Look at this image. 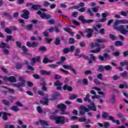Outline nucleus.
I'll use <instances>...</instances> for the list:
<instances>
[{
    "instance_id": "31",
    "label": "nucleus",
    "mask_w": 128,
    "mask_h": 128,
    "mask_svg": "<svg viewBox=\"0 0 128 128\" xmlns=\"http://www.w3.org/2000/svg\"><path fill=\"white\" fill-rule=\"evenodd\" d=\"M54 86H62V84L60 80H58L54 83Z\"/></svg>"
},
{
    "instance_id": "2",
    "label": "nucleus",
    "mask_w": 128,
    "mask_h": 128,
    "mask_svg": "<svg viewBox=\"0 0 128 128\" xmlns=\"http://www.w3.org/2000/svg\"><path fill=\"white\" fill-rule=\"evenodd\" d=\"M83 100L84 102H90L91 104V106H87V108H89L91 110H93L94 112H96V105H94V102H92V100L90 99V97H86L85 98H84Z\"/></svg>"
},
{
    "instance_id": "60",
    "label": "nucleus",
    "mask_w": 128,
    "mask_h": 128,
    "mask_svg": "<svg viewBox=\"0 0 128 128\" xmlns=\"http://www.w3.org/2000/svg\"><path fill=\"white\" fill-rule=\"evenodd\" d=\"M32 76H34V78L36 80H38L40 78V76H38V74H34L32 75Z\"/></svg>"
},
{
    "instance_id": "27",
    "label": "nucleus",
    "mask_w": 128,
    "mask_h": 128,
    "mask_svg": "<svg viewBox=\"0 0 128 128\" xmlns=\"http://www.w3.org/2000/svg\"><path fill=\"white\" fill-rule=\"evenodd\" d=\"M34 28V26L32 24H28L26 26V30H32Z\"/></svg>"
},
{
    "instance_id": "63",
    "label": "nucleus",
    "mask_w": 128,
    "mask_h": 128,
    "mask_svg": "<svg viewBox=\"0 0 128 128\" xmlns=\"http://www.w3.org/2000/svg\"><path fill=\"white\" fill-rule=\"evenodd\" d=\"M78 6H79V8H84V2H81L78 4Z\"/></svg>"
},
{
    "instance_id": "64",
    "label": "nucleus",
    "mask_w": 128,
    "mask_h": 128,
    "mask_svg": "<svg viewBox=\"0 0 128 128\" xmlns=\"http://www.w3.org/2000/svg\"><path fill=\"white\" fill-rule=\"evenodd\" d=\"M94 84H102V82H100V80H98V79H94Z\"/></svg>"
},
{
    "instance_id": "23",
    "label": "nucleus",
    "mask_w": 128,
    "mask_h": 128,
    "mask_svg": "<svg viewBox=\"0 0 128 128\" xmlns=\"http://www.w3.org/2000/svg\"><path fill=\"white\" fill-rule=\"evenodd\" d=\"M100 52V48H98L97 50H90V52H92L93 54H98Z\"/></svg>"
},
{
    "instance_id": "10",
    "label": "nucleus",
    "mask_w": 128,
    "mask_h": 128,
    "mask_svg": "<svg viewBox=\"0 0 128 128\" xmlns=\"http://www.w3.org/2000/svg\"><path fill=\"white\" fill-rule=\"evenodd\" d=\"M86 32H88L86 36L90 38L92 36V32H94V30L92 28H88L86 30Z\"/></svg>"
},
{
    "instance_id": "16",
    "label": "nucleus",
    "mask_w": 128,
    "mask_h": 128,
    "mask_svg": "<svg viewBox=\"0 0 128 128\" xmlns=\"http://www.w3.org/2000/svg\"><path fill=\"white\" fill-rule=\"evenodd\" d=\"M63 90H68L69 92H72V86H68V85L66 84L64 86Z\"/></svg>"
},
{
    "instance_id": "37",
    "label": "nucleus",
    "mask_w": 128,
    "mask_h": 128,
    "mask_svg": "<svg viewBox=\"0 0 128 128\" xmlns=\"http://www.w3.org/2000/svg\"><path fill=\"white\" fill-rule=\"evenodd\" d=\"M62 66L64 68H65V70H70L72 68V66L70 65L63 64L62 65Z\"/></svg>"
},
{
    "instance_id": "57",
    "label": "nucleus",
    "mask_w": 128,
    "mask_h": 128,
    "mask_svg": "<svg viewBox=\"0 0 128 128\" xmlns=\"http://www.w3.org/2000/svg\"><path fill=\"white\" fill-rule=\"evenodd\" d=\"M87 12L88 14H90V16H94V13L92 12V10H90V9L88 8L87 10Z\"/></svg>"
},
{
    "instance_id": "40",
    "label": "nucleus",
    "mask_w": 128,
    "mask_h": 128,
    "mask_svg": "<svg viewBox=\"0 0 128 128\" xmlns=\"http://www.w3.org/2000/svg\"><path fill=\"white\" fill-rule=\"evenodd\" d=\"M0 48H6V44L2 42L0 44Z\"/></svg>"
},
{
    "instance_id": "7",
    "label": "nucleus",
    "mask_w": 128,
    "mask_h": 128,
    "mask_svg": "<svg viewBox=\"0 0 128 128\" xmlns=\"http://www.w3.org/2000/svg\"><path fill=\"white\" fill-rule=\"evenodd\" d=\"M26 46H27L28 48H38V42H32L31 43L30 42L28 41L26 43Z\"/></svg>"
},
{
    "instance_id": "22",
    "label": "nucleus",
    "mask_w": 128,
    "mask_h": 128,
    "mask_svg": "<svg viewBox=\"0 0 128 128\" xmlns=\"http://www.w3.org/2000/svg\"><path fill=\"white\" fill-rule=\"evenodd\" d=\"M108 116H110V114H108V112H102V118H108Z\"/></svg>"
},
{
    "instance_id": "62",
    "label": "nucleus",
    "mask_w": 128,
    "mask_h": 128,
    "mask_svg": "<svg viewBox=\"0 0 128 128\" xmlns=\"http://www.w3.org/2000/svg\"><path fill=\"white\" fill-rule=\"evenodd\" d=\"M120 52H116L113 53V56H120Z\"/></svg>"
},
{
    "instance_id": "48",
    "label": "nucleus",
    "mask_w": 128,
    "mask_h": 128,
    "mask_svg": "<svg viewBox=\"0 0 128 128\" xmlns=\"http://www.w3.org/2000/svg\"><path fill=\"white\" fill-rule=\"evenodd\" d=\"M110 126V122H104V128H108V127Z\"/></svg>"
},
{
    "instance_id": "1",
    "label": "nucleus",
    "mask_w": 128,
    "mask_h": 128,
    "mask_svg": "<svg viewBox=\"0 0 128 128\" xmlns=\"http://www.w3.org/2000/svg\"><path fill=\"white\" fill-rule=\"evenodd\" d=\"M18 80L20 82L18 84H12V86H15L16 88H18L20 92H22V86H26V80H24V77H20L18 78Z\"/></svg>"
},
{
    "instance_id": "49",
    "label": "nucleus",
    "mask_w": 128,
    "mask_h": 128,
    "mask_svg": "<svg viewBox=\"0 0 128 128\" xmlns=\"http://www.w3.org/2000/svg\"><path fill=\"white\" fill-rule=\"evenodd\" d=\"M98 60H101V62H104V60H106L104 57V56H102V55H99L98 56Z\"/></svg>"
},
{
    "instance_id": "34",
    "label": "nucleus",
    "mask_w": 128,
    "mask_h": 128,
    "mask_svg": "<svg viewBox=\"0 0 128 128\" xmlns=\"http://www.w3.org/2000/svg\"><path fill=\"white\" fill-rule=\"evenodd\" d=\"M122 44H123L122 42L120 41H116L114 42V45L116 46H122Z\"/></svg>"
},
{
    "instance_id": "24",
    "label": "nucleus",
    "mask_w": 128,
    "mask_h": 128,
    "mask_svg": "<svg viewBox=\"0 0 128 128\" xmlns=\"http://www.w3.org/2000/svg\"><path fill=\"white\" fill-rule=\"evenodd\" d=\"M52 60L48 59V58H44L42 62L44 64H48V62H52Z\"/></svg>"
},
{
    "instance_id": "61",
    "label": "nucleus",
    "mask_w": 128,
    "mask_h": 128,
    "mask_svg": "<svg viewBox=\"0 0 128 128\" xmlns=\"http://www.w3.org/2000/svg\"><path fill=\"white\" fill-rule=\"evenodd\" d=\"M48 24H54V19H50V20H48Z\"/></svg>"
},
{
    "instance_id": "26",
    "label": "nucleus",
    "mask_w": 128,
    "mask_h": 128,
    "mask_svg": "<svg viewBox=\"0 0 128 128\" xmlns=\"http://www.w3.org/2000/svg\"><path fill=\"white\" fill-rule=\"evenodd\" d=\"M98 72H104V66L100 65L98 66Z\"/></svg>"
},
{
    "instance_id": "11",
    "label": "nucleus",
    "mask_w": 128,
    "mask_h": 128,
    "mask_svg": "<svg viewBox=\"0 0 128 128\" xmlns=\"http://www.w3.org/2000/svg\"><path fill=\"white\" fill-rule=\"evenodd\" d=\"M39 122L41 126H42L43 128H44L45 126H48V121L42 120H40Z\"/></svg>"
},
{
    "instance_id": "32",
    "label": "nucleus",
    "mask_w": 128,
    "mask_h": 128,
    "mask_svg": "<svg viewBox=\"0 0 128 128\" xmlns=\"http://www.w3.org/2000/svg\"><path fill=\"white\" fill-rule=\"evenodd\" d=\"M103 56L104 58H105V60H110V54L108 53H104L103 54Z\"/></svg>"
},
{
    "instance_id": "19",
    "label": "nucleus",
    "mask_w": 128,
    "mask_h": 128,
    "mask_svg": "<svg viewBox=\"0 0 128 128\" xmlns=\"http://www.w3.org/2000/svg\"><path fill=\"white\" fill-rule=\"evenodd\" d=\"M8 82H16V79L15 76H10L9 77Z\"/></svg>"
},
{
    "instance_id": "5",
    "label": "nucleus",
    "mask_w": 128,
    "mask_h": 128,
    "mask_svg": "<svg viewBox=\"0 0 128 128\" xmlns=\"http://www.w3.org/2000/svg\"><path fill=\"white\" fill-rule=\"evenodd\" d=\"M56 124H64V116H56V120L54 122Z\"/></svg>"
},
{
    "instance_id": "6",
    "label": "nucleus",
    "mask_w": 128,
    "mask_h": 128,
    "mask_svg": "<svg viewBox=\"0 0 128 128\" xmlns=\"http://www.w3.org/2000/svg\"><path fill=\"white\" fill-rule=\"evenodd\" d=\"M2 120H8V116H12V114L6 112H0V116H2Z\"/></svg>"
},
{
    "instance_id": "54",
    "label": "nucleus",
    "mask_w": 128,
    "mask_h": 128,
    "mask_svg": "<svg viewBox=\"0 0 128 128\" xmlns=\"http://www.w3.org/2000/svg\"><path fill=\"white\" fill-rule=\"evenodd\" d=\"M90 58L92 60H94V62H96V57L94 56V54H90Z\"/></svg>"
},
{
    "instance_id": "36",
    "label": "nucleus",
    "mask_w": 128,
    "mask_h": 128,
    "mask_svg": "<svg viewBox=\"0 0 128 128\" xmlns=\"http://www.w3.org/2000/svg\"><path fill=\"white\" fill-rule=\"evenodd\" d=\"M112 67L110 65L104 66V70H112Z\"/></svg>"
},
{
    "instance_id": "18",
    "label": "nucleus",
    "mask_w": 128,
    "mask_h": 128,
    "mask_svg": "<svg viewBox=\"0 0 128 128\" xmlns=\"http://www.w3.org/2000/svg\"><path fill=\"white\" fill-rule=\"evenodd\" d=\"M2 104H4V106H10V102L6 100H2Z\"/></svg>"
},
{
    "instance_id": "33",
    "label": "nucleus",
    "mask_w": 128,
    "mask_h": 128,
    "mask_svg": "<svg viewBox=\"0 0 128 128\" xmlns=\"http://www.w3.org/2000/svg\"><path fill=\"white\" fill-rule=\"evenodd\" d=\"M110 16V14L108 12H105L101 14V16Z\"/></svg>"
},
{
    "instance_id": "12",
    "label": "nucleus",
    "mask_w": 128,
    "mask_h": 128,
    "mask_svg": "<svg viewBox=\"0 0 128 128\" xmlns=\"http://www.w3.org/2000/svg\"><path fill=\"white\" fill-rule=\"evenodd\" d=\"M36 14L40 16H50V14H46V12H42V10H38Z\"/></svg>"
},
{
    "instance_id": "17",
    "label": "nucleus",
    "mask_w": 128,
    "mask_h": 128,
    "mask_svg": "<svg viewBox=\"0 0 128 128\" xmlns=\"http://www.w3.org/2000/svg\"><path fill=\"white\" fill-rule=\"evenodd\" d=\"M22 12L24 14L21 15V16H30V11L28 10H24Z\"/></svg>"
},
{
    "instance_id": "47",
    "label": "nucleus",
    "mask_w": 128,
    "mask_h": 128,
    "mask_svg": "<svg viewBox=\"0 0 128 128\" xmlns=\"http://www.w3.org/2000/svg\"><path fill=\"white\" fill-rule=\"evenodd\" d=\"M106 20V18L104 16L102 19L98 20V22H104Z\"/></svg>"
},
{
    "instance_id": "13",
    "label": "nucleus",
    "mask_w": 128,
    "mask_h": 128,
    "mask_svg": "<svg viewBox=\"0 0 128 128\" xmlns=\"http://www.w3.org/2000/svg\"><path fill=\"white\" fill-rule=\"evenodd\" d=\"M44 101L40 100V104L44 106H48V98H44Z\"/></svg>"
},
{
    "instance_id": "51",
    "label": "nucleus",
    "mask_w": 128,
    "mask_h": 128,
    "mask_svg": "<svg viewBox=\"0 0 128 128\" xmlns=\"http://www.w3.org/2000/svg\"><path fill=\"white\" fill-rule=\"evenodd\" d=\"M0 68L1 70H2V72H5L6 74H8V70H6V68H4V67L1 66L0 67Z\"/></svg>"
},
{
    "instance_id": "14",
    "label": "nucleus",
    "mask_w": 128,
    "mask_h": 128,
    "mask_svg": "<svg viewBox=\"0 0 128 128\" xmlns=\"http://www.w3.org/2000/svg\"><path fill=\"white\" fill-rule=\"evenodd\" d=\"M40 74H46V76H50L52 74V71H46L44 70H40Z\"/></svg>"
},
{
    "instance_id": "45",
    "label": "nucleus",
    "mask_w": 128,
    "mask_h": 128,
    "mask_svg": "<svg viewBox=\"0 0 128 128\" xmlns=\"http://www.w3.org/2000/svg\"><path fill=\"white\" fill-rule=\"evenodd\" d=\"M76 98H78V95H76V94H72L70 96V100H76Z\"/></svg>"
},
{
    "instance_id": "3",
    "label": "nucleus",
    "mask_w": 128,
    "mask_h": 128,
    "mask_svg": "<svg viewBox=\"0 0 128 128\" xmlns=\"http://www.w3.org/2000/svg\"><path fill=\"white\" fill-rule=\"evenodd\" d=\"M116 30L120 32L122 34H128V30L124 28V26L120 25L119 26H114Z\"/></svg>"
},
{
    "instance_id": "8",
    "label": "nucleus",
    "mask_w": 128,
    "mask_h": 128,
    "mask_svg": "<svg viewBox=\"0 0 128 128\" xmlns=\"http://www.w3.org/2000/svg\"><path fill=\"white\" fill-rule=\"evenodd\" d=\"M78 20H80V22H82V24H90L94 22V20H84V16H80L78 18Z\"/></svg>"
},
{
    "instance_id": "15",
    "label": "nucleus",
    "mask_w": 128,
    "mask_h": 128,
    "mask_svg": "<svg viewBox=\"0 0 128 128\" xmlns=\"http://www.w3.org/2000/svg\"><path fill=\"white\" fill-rule=\"evenodd\" d=\"M42 8V6L40 4L32 5V8L34 10H40Z\"/></svg>"
},
{
    "instance_id": "9",
    "label": "nucleus",
    "mask_w": 128,
    "mask_h": 128,
    "mask_svg": "<svg viewBox=\"0 0 128 128\" xmlns=\"http://www.w3.org/2000/svg\"><path fill=\"white\" fill-rule=\"evenodd\" d=\"M128 22L126 20H116L114 23V26H118L119 24H124Z\"/></svg>"
},
{
    "instance_id": "55",
    "label": "nucleus",
    "mask_w": 128,
    "mask_h": 128,
    "mask_svg": "<svg viewBox=\"0 0 128 128\" xmlns=\"http://www.w3.org/2000/svg\"><path fill=\"white\" fill-rule=\"evenodd\" d=\"M128 85L126 84H125L124 85V84H120L119 86V88H128Z\"/></svg>"
},
{
    "instance_id": "20",
    "label": "nucleus",
    "mask_w": 128,
    "mask_h": 128,
    "mask_svg": "<svg viewBox=\"0 0 128 128\" xmlns=\"http://www.w3.org/2000/svg\"><path fill=\"white\" fill-rule=\"evenodd\" d=\"M80 110H84V112H90V110L88 108H87L86 107L82 105L80 107Z\"/></svg>"
},
{
    "instance_id": "42",
    "label": "nucleus",
    "mask_w": 128,
    "mask_h": 128,
    "mask_svg": "<svg viewBox=\"0 0 128 128\" xmlns=\"http://www.w3.org/2000/svg\"><path fill=\"white\" fill-rule=\"evenodd\" d=\"M96 42H101V43L106 42V39H97Z\"/></svg>"
},
{
    "instance_id": "53",
    "label": "nucleus",
    "mask_w": 128,
    "mask_h": 128,
    "mask_svg": "<svg viewBox=\"0 0 128 128\" xmlns=\"http://www.w3.org/2000/svg\"><path fill=\"white\" fill-rule=\"evenodd\" d=\"M16 46L19 48H22V43L18 41H16Z\"/></svg>"
},
{
    "instance_id": "59",
    "label": "nucleus",
    "mask_w": 128,
    "mask_h": 128,
    "mask_svg": "<svg viewBox=\"0 0 128 128\" xmlns=\"http://www.w3.org/2000/svg\"><path fill=\"white\" fill-rule=\"evenodd\" d=\"M12 36L10 35L7 36L6 42H8V40H12Z\"/></svg>"
},
{
    "instance_id": "56",
    "label": "nucleus",
    "mask_w": 128,
    "mask_h": 128,
    "mask_svg": "<svg viewBox=\"0 0 128 128\" xmlns=\"http://www.w3.org/2000/svg\"><path fill=\"white\" fill-rule=\"evenodd\" d=\"M79 44L80 46H81V48H84V46H86V42H81L79 43Z\"/></svg>"
},
{
    "instance_id": "35",
    "label": "nucleus",
    "mask_w": 128,
    "mask_h": 128,
    "mask_svg": "<svg viewBox=\"0 0 128 128\" xmlns=\"http://www.w3.org/2000/svg\"><path fill=\"white\" fill-rule=\"evenodd\" d=\"M63 52L65 54H68L70 52V48H66L63 49Z\"/></svg>"
},
{
    "instance_id": "21",
    "label": "nucleus",
    "mask_w": 128,
    "mask_h": 128,
    "mask_svg": "<svg viewBox=\"0 0 128 128\" xmlns=\"http://www.w3.org/2000/svg\"><path fill=\"white\" fill-rule=\"evenodd\" d=\"M60 96V94L58 92H55L54 94L52 95V97L50 100H56V96Z\"/></svg>"
},
{
    "instance_id": "58",
    "label": "nucleus",
    "mask_w": 128,
    "mask_h": 128,
    "mask_svg": "<svg viewBox=\"0 0 128 128\" xmlns=\"http://www.w3.org/2000/svg\"><path fill=\"white\" fill-rule=\"evenodd\" d=\"M120 74H121L122 76V78H126V76H128V72L126 71H124Z\"/></svg>"
},
{
    "instance_id": "52",
    "label": "nucleus",
    "mask_w": 128,
    "mask_h": 128,
    "mask_svg": "<svg viewBox=\"0 0 128 128\" xmlns=\"http://www.w3.org/2000/svg\"><path fill=\"white\" fill-rule=\"evenodd\" d=\"M74 48H75L74 46V45L71 46L69 48V52H72L74 50Z\"/></svg>"
},
{
    "instance_id": "25",
    "label": "nucleus",
    "mask_w": 128,
    "mask_h": 128,
    "mask_svg": "<svg viewBox=\"0 0 128 128\" xmlns=\"http://www.w3.org/2000/svg\"><path fill=\"white\" fill-rule=\"evenodd\" d=\"M11 110H12L13 112H18L20 110H18V108L16 107V106H13L10 108Z\"/></svg>"
},
{
    "instance_id": "29",
    "label": "nucleus",
    "mask_w": 128,
    "mask_h": 128,
    "mask_svg": "<svg viewBox=\"0 0 128 128\" xmlns=\"http://www.w3.org/2000/svg\"><path fill=\"white\" fill-rule=\"evenodd\" d=\"M21 48L24 54H26V52H28V48H26V47L25 46H22Z\"/></svg>"
},
{
    "instance_id": "38",
    "label": "nucleus",
    "mask_w": 128,
    "mask_h": 128,
    "mask_svg": "<svg viewBox=\"0 0 128 128\" xmlns=\"http://www.w3.org/2000/svg\"><path fill=\"white\" fill-rule=\"evenodd\" d=\"M8 100L10 101V102H14V100H16V97H14L12 96H8Z\"/></svg>"
},
{
    "instance_id": "4",
    "label": "nucleus",
    "mask_w": 128,
    "mask_h": 128,
    "mask_svg": "<svg viewBox=\"0 0 128 128\" xmlns=\"http://www.w3.org/2000/svg\"><path fill=\"white\" fill-rule=\"evenodd\" d=\"M57 108H60L61 110L60 112V114H68L70 112H66V106L64 104H58L56 106Z\"/></svg>"
},
{
    "instance_id": "43",
    "label": "nucleus",
    "mask_w": 128,
    "mask_h": 128,
    "mask_svg": "<svg viewBox=\"0 0 128 128\" xmlns=\"http://www.w3.org/2000/svg\"><path fill=\"white\" fill-rule=\"evenodd\" d=\"M98 6L92 8V12H98Z\"/></svg>"
},
{
    "instance_id": "46",
    "label": "nucleus",
    "mask_w": 128,
    "mask_h": 128,
    "mask_svg": "<svg viewBox=\"0 0 128 128\" xmlns=\"http://www.w3.org/2000/svg\"><path fill=\"white\" fill-rule=\"evenodd\" d=\"M78 120L80 122H85L86 120V118H78Z\"/></svg>"
},
{
    "instance_id": "30",
    "label": "nucleus",
    "mask_w": 128,
    "mask_h": 128,
    "mask_svg": "<svg viewBox=\"0 0 128 128\" xmlns=\"http://www.w3.org/2000/svg\"><path fill=\"white\" fill-rule=\"evenodd\" d=\"M54 44H56V46H60V38H56Z\"/></svg>"
},
{
    "instance_id": "39",
    "label": "nucleus",
    "mask_w": 128,
    "mask_h": 128,
    "mask_svg": "<svg viewBox=\"0 0 128 128\" xmlns=\"http://www.w3.org/2000/svg\"><path fill=\"white\" fill-rule=\"evenodd\" d=\"M38 50L40 52H46V46H41L38 48Z\"/></svg>"
},
{
    "instance_id": "50",
    "label": "nucleus",
    "mask_w": 128,
    "mask_h": 128,
    "mask_svg": "<svg viewBox=\"0 0 128 128\" xmlns=\"http://www.w3.org/2000/svg\"><path fill=\"white\" fill-rule=\"evenodd\" d=\"M68 42H69V44H74V42H75L74 38H70Z\"/></svg>"
},
{
    "instance_id": "41",
    "label": "nucleus",
    "mask_w": 128,
    "mask_h": 128,
    "mask_svg": "<svg viewBox=\"0 0 128 128\" xmlns=\"http://www.w3.org/2000/svg\"><path fill=\"white\" fill-rule=\"evenodd\" d=\"M50 2H48L46 1H44V4H43V6H44V8H48V6H50Z\"/></svg>"
},
{
    "instance_id": "28",
    "label": "nucleus",
    "mask_w": 128,
    "mask_h": 128,
    "mask_svg": "<svg viewBox=\"0 0 128 128\" xmlns=\"http://www.w3.org/2000/svg\"><path fill=\"white\" fill-rule=\"evenodd\" d=\"M4 32H6V34H12V32L10 28H4Z\"/></svg>"
},
{
    "instance_id": "44",
    "label": "nucleus",
    "mask_w": 128,
    "mask_h": 128,
    "mask_svg": "<svg viewBox=\"0 0 128 128\" xmlns=\"http://www.w3.org/2000/svg\"><path fill=\"white\" fill-rule=\"evenodd\" d=\"M22 68V65L20 63H17L16 64V68L17 70H20Z\"/></svg>"
}]
</instances>
